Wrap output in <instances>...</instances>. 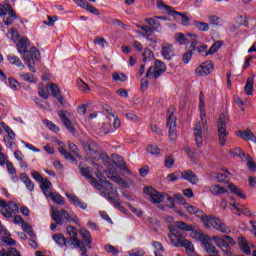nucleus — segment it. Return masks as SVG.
I'll return each instance as SVG.
<instances>
[{
  "mask_svg": "<svg viewBox=\"0 0 256 256\" xmlns=\"http://www.w3.org/2000/svg\"><path fill=\"white\" fill-rule=\"evenodd\" d=\"M79 167L82 177L88 179L92 187L97 189V191H101L100 195L104 197V199H106L109 203H111L116 209H118V211L125 213L126 210L121 203V198H119V191H117V188L113 187V184L111 182L103 180V178H101V175L96 174V177H98V179L102 181V183L108 185L109 189L103 187V184L99 183V181H97V179H95L93 175H91V173H93V169L91 167H83L81 166V164Z\"/></svg>",
  "mask_w": 256,
  "mask_h": 256,
  "instance_id": "1",
  "label": "nucleus"
},
{
  "mask_svg": "<svg viewBox=\"0 0 256 256\" xmlns=\"http://www.w3.org/2000/svg\"><path fill=\"white\" fill-rule=\"evenodd\" d=\"M31 43L29 42V39L27 38H21L16 47L18 53L24 54V61L26 65L28 66L29 70L32 71V73H37V70L35 69V61H39L41 59V52L35 47L30 48V51H27L29 49Z\"/></svg>",
  "mask_w": 256,
  "mask_h": 256,
  "instance_id": "2",
  "label": "nucleus"
},
{
  "mask_svg": "<svg viewBox=\"0 0 256 256\" xmlns=\"http://www.w3.org/2000/svg\"><path fill=\"white\" fill-rule=\"evenodd\" d=\"M199 109L202 124L201 122H198L194 127V137L197 147H201V145H203L202 133L203 131H207V129H209V127L207 126V114L205 112V100H200Z\"/></svg>",
  "mask_w": 256,
  "mask_h": 256,
  "instance_id": "3",
  "label": "nucleus"
},
{
  "mask_svg": "<svg viewBox=\"0 0 256 256\" xmlns=\"http://www.w3.org/2000/svg\"><path fill=\"white\" fill-rule=\"evenodd\" d=\"M168 237L170 239V243H172L174 247H185L186 253L189 256H197V253H195V248L193 247V243L185 238H180L179 234H177L175 230H172V233L168 234Z\"/></svg>",
  "mask_w": 256,
  "mask_h": 256,
  "instance_id": "4",
  "label": "nucleus"
},
{
  "mask_svg": "<svg viewBox=\"0 0 256 256\" xmlns=\"http://www.w3.org/2000/svg\"><path fill=\"white\" fill-rule=\"evenodd\" d=\"M52 219L55 221L56 225H63V219L66 221V223H76V225H79V218L77 215H69V212L66 210H57V208L52 206Z\"/></svg>",
  "mask_w": 256,
  "mask_h": 256,
  "instance_id": "5",
  "label": "nucleus"
},
{
  "mask_svg": "<svg viewBox=\"0 0 256 256\" xmlns=\"http://www.w3.org/2000/svg\"><path fill=\"white\" fill-rule=\"evenodd\" d=\"M202 220L206 227H213L216 229V231H220L221 233L229 234L231 233V229L227 224L223 223L221 219L214 217L212 215L210 216H202Z\"/></svg>",
  "mask_w": 256,
  "mask_h": 256,
  "instance_id": "6",
  "label": "nucleus"
},
{
  "mask_svg": "<svg viewBox=\"0 0 256 256\" xmlns=\"http://www.w3.org/2000/svg\"><path fill=\"white\" fill-rule=\"evenodd\" d=\"M229 121V116L227 114L222 113L218 119V137L219 143L221 147H224L225 143H227V136L229 133L227 132V122Z\"/></svg>",
  "mask_w": 256,
  "mask_h": 256,
  "instance_id": "7",
  "label": "nucleus"
},
{
  "mask_svg": "<svg viewBox=\"0 0 256 256\" xmlns=\"http://www.w3.org/2000/svg\"><path fill=\"white\" fill-rule=\"evenodd\" d=\"M175 108H168L167 127L169 128V139L175 141L177 139V117L173 116Z\"/></svg>",
  "mask_w": 256,
  "mask_h": 256,
  "instance_id": "8",
  "label": "nucleus"
},
{
  "mask_svg": "<svg viewBox=\"0 0 256 256\" xmlns=\"http://www.w3.org/2000/svg\"><path fill=\"white\" fill-rule=\"evenodd\" d=\"M82 147L84 148V151H86L87 155H90L92 159L98 161H109V156L106 153L97 152L93 149L92 141L82 142Z\"/></svg>",
  "mask_w": 256,
  "mask_h": 256,
  "instance_id": "9",
  "label": "nucleus"
},
{
  "mask_svg": "<svg viewBox=\"0 0 256 256\" xmlns=\"http://www.w3.org/2000/svg\"><path fill=\"white\" fill-rule=\"evenodd\" d=\"M212 240L214 243H216L217 247L222 249L223 253H225V251H231L230 245L232 247L233 245H236L235 240L227 235L223 236L222 238L219 236H213Z\"/></svg>",
  "mask_w": 256,
  "mask_h": 256,
  "instance_id": "10",
  "label": "nucleus"
},
{
  "mask_svg": "<svg viewBox=\"0 0 256 256\" xmlns=\"http://www.w3.org/2000/svg\"><path fill=\"white\" fill-rule=\"evenodd\" d=\"M167 71V66L161 60H156L154 66H151L146 72V77L149 78L154 75L155 79H159L163 73Z\"/></svg>",
  "mask_w": 256,
  "mask_h": 256,
  "instance_id": "11",
  "label": "nucleus"
},
{
  "mask_svg": "<svg viewBox=\"0 0 256 256\" xmlns=\"http://www.w3.org/2000/svg\"><path fill=\"white\" fill-rule=\"evenodd\" d=\"M144 193L146 195L150 196V199H151L152 203H154V204L161 203V201H163V199H165V196H163V194H161L160 192H158L151 186L145 187Z\"/></svg>",
  "mask_w": 256,
  "mask_h": 256,
  "instance_id": "12",
  "label": "nucleus"
},
{
  "mask_svg": "<svg viewBox=\"0 0 256 256\" xmlns=\"http://www.w3.org/2000/svg\"><path fill=\"white\" fill-rule=\"evenodd\" d=\"M211 71H213V62L206 61L196 68V75L207 77V75L211 74Z\"/></svg>",
  "mask_w": 256,
  "mask_h": 256,
  "instance_id": "13",
  "label": "nucleus"
},
{
  "mask_svg": "<svg viewBox=\"0 0 256 256\" xmlns=\"http://www.w3.org/2000/svg\"><path fill=\"white\" fill-rule=\"evenodd\" d=\"M230 156L232 159H241L242 161H253V158L249 154H245L239 147L230 150Z\"/></svg>",
  "mask_w": 256,
  "mask_h": 256,
  "instance_id": "14",
  "label": "nucleus"
},
{
  "mask_svg": "<svg viewBox=\"0 0 256 256\" xmlns=\"http://www.w3.org/2000/svg\"><path fill=\"white\" fill-rule=\"evenodd\" d=\"M74 3H76V5H78V7H81L82 9H85L86 11H89V13H92L93 15H101V13H99V10L95 7H93V5L89 4V2L85 1V0H73Z\"/></svg>",
  "mask_w": 256,
  "mask_h": 256,
  "instance_id": "15",
  "label": "nucleus"
},
{
  "mask_svg": "<svg viewBox=\"0 0 256 256\" xmlns=\"http://www.w3.org/2000/svg\"><path fill=\"white\" fill-rule=\"evenodd\" d=\"M79 233L82 238V243L87 245L88 249H93V246H91V244L93 243V237L91 236V232L86 228H81L79 230Z\"/></svg>",
  "mask_w": 256,
  "mask_h": 256,
  "instance_id": "16",
  "label": "nucleus"
},
{
  "mask_svg": "<svg viewBox=\"0 0 256 256\" xmlns=\"http://www.w3.org/2000/svg\"><path fill=\"white\" fill-rule=\"evenodd\" d=\"M181 175L184 181H188V183H191L192 185H197L199 183L197 174H195L192 170H185L181 173Z\"/></svg>",
  "mask_w": 256,
  "mask_h": 256,
  "instance_id": "17",
  "label": "nucleus"
},
{
  "mask_svg": "<svg viewBox=\"0 0 256 256\" xmlns=\"http://www.w3.org/2000/svg\"><path fill=\"white\" fill-rule=\"evenodd\" d=\"M7 13L11 19H19V17L13 10V6H11V4H5V6L0 4V17L7 15Z\"/></svg>",
  "mask_w": 256,
  "mask_h": 256,
  "instance_id": "18",
  "label": "nucleus"
},
{
  "mask_svg": "<svg viewBox=\"0 0 256 256\" xmlns=\"http://www.w3.org/2000/svg\"><path fill=\"white\" fill-rule=\"evenodd\" d=\"M67 199H69L70 203H73L75 207H79L80 209H87V203L83 202L77 195H73L70 193H66Z\"/></svg>",
  "mask_w": 256,
  "mask_h": 256,
  "instance_id": "19",
  "label": "nucleus"
},
{
  "mask_svg": "<svg viewBox=\"0 0 256 256\" xmlns=\"http://www.w3.org/2000/svg\"><path fill=\"white\" fill-rule=\"evenodd\" d=\"M67 235H69L68 239V245H73L77 241H79V238H77V231L75 226L68 225L66 227Z\"/></svg>",
  "mask_w": 256,
  "mask_h": 256,
  "instance_id": "20",
  "label": "nucleus"
},
{
  "mask_svg": "<svg viewBox=\"0 0 256 256\" xmlns=\"http://www.w3.org/2000/svg\"><path fill=\"white\" fill-rule=\"evenodd\" d=\"M145 23L151 27L153 33H161V31H163V28H161V23L155 17L146 18Z\"/></svg>",
  "mask_w": 256,
  "mask_h": 256,
  "instance_id": "21",
  "label": "nucleus"
},
{
  "mask_svg": "<svg viewBox=\"0 0 256 256\" xmlns=\"http://www.w3.org/2000/svg\"><path fill=\"white\" fill-rule=\"evenodd\" d=\"M238 245L242 253L245 255H251V244H249V241H247L245 237L241 236L238 238Z\"/></svg>",
  "mask_w": 256,
  "mask_h": 256,
  "instance_id": "22",
  "label": "nucleus"
},
{
  "mask_svg": "<svg viewBox=\"0 0 256 256\" xmlns=\"http://www.w3.org/2000/svg\"><path fill=\"white\" fill-rule=\"evenodd\" d=\"M253 85H255V74L251 73V76L247 78L246 85L244 86V93H246V95H253Z\"/></svg>",
  "mask_w": 256,
  "mask_h": 256,
  "instance_id": "23",
  "label": "nucleus"
},
{
  "mask_svg": "<svg viewBox=\"0 0 256 256\" xmlns=\"http://www.w3.org/2000/svg\"><path fill=\"white\" fill-rule=\"evenodd\" d=\"M190 232H191L190 237H192V239H196L201 243H207V241H209V236L205 235L203 232H201V230H195L192 228Z\"/></svg>",
  "mask_w": 256,
  "mask_h": 256,
  "instance_id": "24",
  "label": "nucleus"
},
{
  "mask_svg": "<svg viewBox=\"0 0 256 256\" xmlns=\"http://www.w3.org/2000/svg\"><path fill=\"white\" fill-rule=\"evenodd\" d=\"M53 241H55L56 244L59 245V247H72V245H69L68 238H65L62 233L54 234L52 236Z\"/></svg>",
  "mask_w": 256,
  "mask_h": 256,
  "instance_id": "25",
  "label": "nucleus"
},
{
  "mask_svg": "<svg viewBox=\"0 0 256 256\" xmlns=\"http://www.w3.org/2000/svg\"><path fill=\"white\" fill-rule=\"evenodd\" d=\"M54 143H57V145H59L58 151L61 155L65 156V159H68L70 161H75V158H73L71 153H69V152H67V150H65V143H63L62 141H60L57 138H54Z\"/></svg>",
  "mask_w": 256,
  "mask_h": 256,
  "instance_id": "26",
  "label": "nucleus"
},
{
  "mask_svg": "<svg viewBox=\"0 0 256 256\" xmlns=\"http://www.w3.org/2000/svg\"><path fill=\"white\" fill-rule=\"evenodd\" d=\"M237 135L240 137V139H243V141L255 142V134L251 130H239Z\"/></svg>",
  "mask_w": 256,
  "mask_h": 256,
  "instance_id": "27",
  "label": "nucleus"
},
{
  "mask_svg": "<svg viewBox=\"0 0 256 256\" xmlns=\"http://www.w3.org/2000/svg\"><path fill=\"white\" fill-rule=\"evenodd\" d=\"M51 187H53V183H51V181H49V179L47 178H44L43 181L40 182V189L43 195H45V197H47L49 193L53 192V191H49Z\"/></svg>",
  "mask_w": 256,
  "mask_h": 256,
  "instance_id": "28",
  "label": "nucleus"
},
{
  "mask_svg": "<svg viewBox=\"0 0 256 256\" xmlns=\"http://www.w3.org/2000/svg\"><path fill=\"white\" fill-rule=\"evenodd\" d=\"M49 89H50L53 97H55V99H57V101H59V103L61 105H63V96H61V92L59 90V86H57V84H55V83H52L49 86Z\"/></svg>",
  "mask_w": 256,
  "mask_h": 256,
  "instance_id": "29",
  "label": "nucleus"
},
{
  "mask_svg": "<svg viewBox=\"0 0 256 256\" xmlns=\"http://www.w3.org/2000/svg\"><path fill=\"white\" fill-rule=\"evenodd\" d=\"M46 199H51L54 203H57V205H64L65 200L63 199V196H61L57 192H49L46 196Z\"/></svg>",
  "mask_w": 256,
  "mask_h": 256,
  "instance_id": "30",
  "label": "nucleus"
},
{
  "mask_svg": "<svg viewBox=\"0 0 256 256\" xmlns=\"http://www.w3.org/2000/svg\"><path fill=\"white\" fill-rule=\"evenodd\" d=\"M108 179H111L114 183H117L118 185H122V187H127V183L123 178H121L118 175H113L110 171H105Z\"/></svg>",
  "mask_w": 256,
  "mask_h": 256,
  "instance_id": "31",
  "label": "nucleus"
},
{
  "mask_svg": "<svg viewBox=\"0 0 256 256\" xmlns=\"http://www.w3.org/2000/svg\"><path fill=\"white\" fill-rule=\"evenodd\" d=\"M224 171H225L226 174L212 172L211 177H214V179H217L218 183H227L229 181V180H227L229 172H228L227 169H225Z\"/></svg>",
  "mask_w": 256,
  "mask_h": 256,
  "instance_id": "32",
  "label": "nucleus"
},
{
  "mask_svg": "<svg viewBox=\"0 0 256 256\" xmlns=\"http://www.w3.org/2000/svg\"><path fill=\"white\" fill-rule=\"evenodd\" d=\"M210 193H212V195H215L216 197H219V195L227 193V189L221 187L219 184H215L210 187Z\"/></svg>",
  "mask_w": 256,
  "mask_h": 256,
  "instance_id": "33",
  "label": "nucleus"
},
{
  "mask_svg": "<svg viewBox=\"0 0 256 256\" xmlns=\"http://www.w3.org/2000/svg\"><path fill=\"white\" fill-rule=\"evenodd\" d=\"M162 57H164V59H166L167 61H171V58L173 57L172 45H166L162 47Z\"/></svg>",
  "mask_w": 256,
  "mask_h": 256,
  "instance_id": "34",
  "label": "nucleus"
},
{
  "mask_svg": "<svg viewBox=\"0 0 256 256\" xmlns=\"http://www.w3.org/2000/svg\"><path fill=\"white\" fill-rule=\"evenodd\" d=\"M112 163L117 167V169L121 171V173H123V175H131V170H129L125 161H118Z\"/></svg>",
  "mask_w": 256,
  "mask_h": 256,
  "instance_id": "35",
  "label": "nucleus"
},
{
  "mask_svg": "<svg viewBox=\"0 0 256 256\" xmlns=\"http://www.w3.org/2000/svg\"><path fill=\"white\" fill-rule=\"evenodd\" d=\"M223 47V42L222 41H216L212 44L210 49L205 53V56L207 57L208 55H215Z\"/></svg>",
  "mask_w": 256,
  "mask_h": 256,
  "instance_id": "36",
  "label": "nucleus"
},
{
  "mask_svg": "<svg viewBox=\"0 0 256 256\" xmlns=\"http://www.w3.org/2000/svg\"><path fill=\"white\" fill-rule=\"evenodd\" d=\"M9 63H11V65H16V67H21L22 69H25V65L23 64V62L21 61V59L13 54L8 55L7 57Z\"/></svg>",
  "mask_w": 256,
  "mask_h": 256,
  "instance_id": "37",
  "label": "nucleus"
},
{
  "mask_svg": "<svg viewBox=\"0 0 256 256\" xmlns=\"http://www.w3.org/2000/svg\"><path fill=\"white\" fill-rule=\"evenodd\" d=\"M228 189L233 193V195H236L237 197H240V199H247V196L243 194V192L237 187L235 184H229Z\"/></svg>",
  "mask_w": 256,
  "mask_h": 256,
  "instance_id": "38",
  "label": "nucleus"
},
{
  "mask_svg": "<svg viewBox=\"0 0 256 256\" xmlns=\"http://www.w3.org/2000/svg\"><path fill=\"white\" fill-rule=\"evenodd\" d=\"M204 244V250L206 251V253H208V255H219V251H217V248L209 243V242H203Z\"/></svg>",
  "mask_w": 256,
  "mask_h": 256,
  "instance_id": "39",
  "label": "nucleus"
},
{
  "mask_svg": "<svg viewBox=\"0 0 256 256\" xmlns=\"http://www.w3.org/2000/svg\"><path fill=\"white\" fill-rule=\"evenodd\" d=\"M189 36L187 34H183L181 32L175 34V39L179 43V45H187L189 43Z\"/></svg>",
  "mask_w": 256,
  "mask_h": 256,
  "instance_id": "40",
  "label": "nucleus"
},
{
  "mask_svg": "<svg viewBox=\"0 0 256 256\" xmlns=\"http://www.w3.org/2000/svg\"><path fill=\"white\" fill-rule=\"evenodd\" d=\"M176 229H180V231H193V225H189L183 221L175 222Z\"/></svg>",
  "mask_w": 256,
  "mask_h": 256,
  "instance_id": "41",
  "label": "nucleus"
},
{
  "mask_svg": "<svg viewBox=\"0 0 256 256\" xmlns=\"http://www.w3.org/2000/svg\"><path fill=\"white\" fill-rule=\"evenodd\" d=\"M7 167V171L9 175H15L17 173V170L15 169V166H13V163L11 161H0V166L1 167Z\"/></svg>",
  "mask_w": 256,
  "mask_h": 256,
  "instance_id": "42",
  "label": "nucleus"
},
{
  "mask_svg": "<svg viewBox=\"0 0 256 256\" xmlns=\"http://www.w3.org/2000/svg\"><path fill=\"white\" fill-rule=\"evenodd\" d=\"M187 37H190L189 38L190 48L192 49V51H196V47L197 45H199V40L197 39V35L187 33Z\"/></svg>",
  "mask_w": 256,
  "mask_h": 256,
  "instance_id": "43",
  "label": "nucleus"
},
{
  "mask_svg": "<svg viewBox=\"0 0 256 256\" xmlns=\"http://www.w3.org/2000/svg\"><path fill=\"white\" fill-rule=\"evenodd\" d=\"M0 256H21V253L17 251L15 248L11 247L7 250L2 249L0 251Z\"/></svg>",
  "mask_w": 256,
  "mask_h": 256,
  "instance_id": "44",
  "label": "nucleus"
},
{
  "mask_svg": "<svg viewBox=\"0 0 256 256\" xmlns=\"http://www.w3.org/2000/svg\"><path fill=\"white\" fill-rule=\"evenodd\" d=\"M142 57H143L144 63H147V61H151L152 59H155V55L153 54V51H151V49L149 48L144 49L142 53Z\"/></svg>",
  "mask_w": 256,
  "mask_h": 256,
  "instance_id": "45",
  "label": "nucleus"
},
{
  "mask_svg": "<svg viewBox=\"0 0 256 256\" xmlns=\"http://www.w3.org/2000/svg\"><path fill=\"white\" fill-rule=\"evenodd\" d=\"M72 247H75V249H80L82 252L81 255H87V247H85V243L81 240H76L73 244H71Z\"/></svg>",
  "mask_w": 256,
  "mask_h": 256,
  "instance_id": "46",
  "label": "nucleus"
},
{
  "mask_svg": "<svg viewBox=\"0 0 256 256\" xmlns=\"http://www.w3.org/2000/svg\"><path fill=\"white\" fill-rule=\"evenodd\" d=\"M19 76L21 77V79H23V81H27L28 83H37V78L33 74L21 73L19 74Z\"/></svg>",
  "mask_w": 256,
  "mask_h": 256,
  "instance_id": "47",
  "label": "nucleus"
},
{
  "mask_svg": "<svg viewBox=\"0 0 256 256\" xmlns=\"http://www.w3.org/2000/svg\"><path fill=\"white\" fill-rule=\"evenodd\" d=\"M152 33H153V29L151 28V26H147V25H143L142 31L139 32V34L142 37H145V39H149V37H151Z\"/></svg>",
  "mask_w": 256,
  "mask_h": 256,
  "instance_id": "48",
  "label": "nucleus"
},
{
  "mask_svg": "<svg viewBox=\"0 0 256 256\" xmlns=\"http://www.w3.org/2000/svg\"><path fill=\"white\" fill-rule=\"evenodd\" d=\"M168 13H170V15H178V17H181L183 25H187L189 23V17L181 12H177L171 9Z\"/></svg>",
  "mask_w": 256,
  "mask_h": 256,
  "instance_id": "49",
  "label": "nucleus"
},
{
  "mask_svg": "<svg viewBox=\"0 0 256 256\" xmlns=\"http://www.w3.org/2000/svg\"><path fill=\"white\" fill-rule=\"evenodd\" d=\"M193 25L198 31H207L209 29V25L205 22L194 20Z\"/></svg>",
  "mask_w": 256,
  "mask_h": 256,
  "instance_id": "50",
  "label": "nucleus"
},
{
  "mask_svg": "<svg viewBox=\"0 0 256 256\" xmlns=\"http://www.w3.org/2000/svg\"><path fill=\"white\" fill-rule=\"evenodd\" d=\"M104 250L106 251V253H111V255H119V249H117L115 246L111 244H106L104 246Z\"/></svg>",
  "mask_w": 256,
  "mask_h": 256,
  "instance_id": "51",
  "label": "nucleus"
},
{
  "mask_svg": "<svg viewBox=\"0 0 256 256\" xmlns=\"http://www.w3.org/2000/svg\"><path fill=\"white\" fill-rule=\"evenodd\" d=\"M77 84L79 89L83 91V93H89V91H91V88H89V85H87V83H85V81H83L82 79H78Z\"/></svg>",
  "mask_w": 256,
  "mask_h": 256,
  "instance_id": "52",
  "label": "nucleus"
},
{
  "mask_svg": "<svg viewBox=\"0 0 256 256\" xmlns=\"http://www.w3.org/2000/svg\"><path fill=\"white\" fill-rule=\"evenodd\" d=\"M4 142L9 149L15 147V136H4Z\"/></svg>",
  "mask_w": 256,
  "mask_h": 256,
  "instance_id": "53",
  "label": "nucleus"
},
{
  "mask_svg": "<svg viewBox=\"0 0 256 256\" xmlns=\"http://www.w3.org/2000/svg\"><path fill=\"white\" fill-rule=\"evenodd\" d=\"M147 153H150L151 155H159L161 150L159 149V146L157 145H148L146 148Z\"/></svg>",
  "mask_w": 256,
  "mask_h": 256,
  "instance_id": "54",
  "label": "nucleus"
},
{
  "mask_svg": "<svg viewBox=\"0 0 256 256\" xmlns=\"http://www.w3.org/2000/svg\"><path fill=\"white\" fill-rule=\"evenodd\" d=\"M112 79L113 81H120L121 83H125V81H127V76L123 73H113Z\"/></svg>",
  "mask_w": 256,
  "mask_h": 256,
  "instance_id": "55",
  "label": "nucleus"
},
{
  "mask_svg": "<svg viewBox=\"0 0 256 256\" xmlns=\"http://www.w3.org/2000/svg\"><path fill=\"white\" fill-rule=\"evenodd\" d=\"M94 45H99V47L105 49V47H107V40L101 36H97L94 40Z\"/></svg>",
  "mask_w": 256,
  "mask_h": 256,
  "instance_id": "56",
  "label": "nucleus"
},
{
  "mask_svg": "<svg viewBox=\"0 0 256 256\" xmlns=\"http://www.w3.org/2000/svg\"><path fill=\"white\" fill-rule=\"evenodd\" d=\"M43 124L46 127H48V129H50V131H54V133H57L59 131V127H57V125H55V123H53L52 121L44 120Z\"/></svg>",
  "mask_w": 256,
  "mask_h": 256,
  "instance_id": "57",
  "label": "nucleus"
},
{
  "mask_svg": "<svg viewBox=\"0 0 256 256\" xmlns=\"http://www.w3.org/2000/svg\"><path fill=\"white\" fill-rule=\"evenodd\" d=\"M186 209L190 215H203V210H200L195 206H187Z\"/></svg>",
  "mask_w": 256,
  "mask_h": 256,
  "instance_id": "58",
  "label": "nucleus"
},
{
  "mask_svg": "<svg viewBox=\"0 0 256 256\" xmlns=\"http://www.w3.org/2000/svg\"><path fill=\"white\" fill-rule=\"evenodd\" d=\"M0 125L7 133L6 137H15V132H13V129H11L7 124H5V122H1Z\"/></svg>",
  "mask_w": 256,
  "mask_h": 256,
  "instance_id": "59",
  "label": "nucleus"
},
{
  "mask_svg": "<svg viewBox=\"0 0 256 256\" xmlns=\"http://www.w3.org/2000/svg\"><path fill=\"white\" fill-rule=\"evenodd\" d=\"M209 23L214 27H219V23H221V18L215 15L209 16Z\"/></svg>",
  "mask_w": 256,
  "mask_h": 256,
  "instance_id": "60",
  "label": "nucleus"
},
{
  "mask_svg": "<svg viewBox=\"0 0 256 256\" xmlns=\"http://www.w3.org/2000/svg\"><path fill=\"white\" fill-rule=\"evenodd\" d=\"M1 241L5 243V245H9L10 247H13V245H17V242L11 237L2 236Z\"/></svg>",
  "mask_w": 256,
  "mask_h": 256,
  "instance_id": "61",
  "label": "nucleus"
},
{
  "mask_svg": "<svg viewBox=\"0 0 256 256\" xmlns=\"http://www.w3.org/2000/svg\"><path fill=\"white\" fill-rule=\"evenodd\" d=\"M68 147L70 151L75 155L76 157H79V148L75 145V143L68 141Z\"/></svg>",
  "mask_w": 256,
  "mask_h": 256,
  "instance_id": "62",
  "label": "nucleus"
},
{
  "mask_svg": "<svg viewBox=\"0 0 256 256\" xmlns=\"http://www.w3.org/2000/svg\"><path fill=\"white\" fill-rule=\"evenodd\" d=\"M129 256H145V250L135 249L129 252Z\"/></svg>",
  "mask_w": 256,
  "mask_h": 256,
  "instance_id": "63",
  "label": "nucleus"
},
{
  "mask_svg": "<svg viewBox=\"0 0 256 256\" xmlns=\"http://www.w3.org/2000/svg\"><path fill=\"white\" fill-rule=\"evenodd\" d=\"M247 167L251 173H256V162L255 161H248Z\"/></svg>",
  "mask_w": 256,
  "mask_h": 256,
  "instance_id": "64",
  "label": "nucleus"
}]
</instances>
